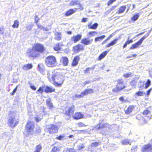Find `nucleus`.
Instances as JSON below:
<instances>
[{
    "instance_id": "a211bd4d",
    "label": "nucleus",
    "mask_w": 152,
    "mask_h": 152,
    "mask_svg": "<svg viewBox=\"0 0 152 152\" xmlns=\"http://www.w3.org/2000/svg\"><path fill=\"white\" fill-rule=\"evenodd\" d=\"M46 104L49 110H52L54 108V105L52 103L51 99L49 98L46 100Z\"/></svg>"
},
{
    "instance_id": "f03ea898",
    "label": "nucleus",
    "mask_w": 152,
    "mask_h": 152,
    "mask_svg": "<svg viewBox=\"0 0 152 152\" xmlns=\"http://www.w3.org/2000/svg\"><path fill=\"white\" fill-rule=\"evenodd\" d=\"M48 80L56 86L60 87L63 83L64 79L63 76L59 72H52L48 71L47 73Z\"/></svg>"
},
{
    "instance_id": "79ce46f5",
    "label": "nucleus",
    "mask_w": 152,
    "mask_h": 152,
    "mask_svg": "<svg viewBox=\"0 0 152 152\" xmlns=\"http://www.w3.org/2000/svg\"><path fill=\"white\" fill-rule=\"evenodd\" d=\"M144 94L145 93L142 91H138L135 93V95L137 96H142L144 95Z\"/></svg>"
},
{
    "instance_id": "a18cd8bd",
    "label": "nucleus",
    "mask_w": 152,
    "mask_h": 152,
    "mask_svg": "<svg viewBox=\"0 0 152 152\" xmlns=\"http://www.w3.org/2000/svg\"><path fill=\"white\" fill-rule=\"evenodd\" d=\"M83 97L82 93L81 92L80 94L78 95L76 94L73 96V98L74 99L80 98Z\"/></svg>"
},
{
    "instance_id": "4d7b16f0",
    "label": "nucleus",
    "mask_w": 152,
    "mask_h": 152,
    "mask_svg": "<svg viewBox=\"0 0 152 152\" xmlns=\"http://www.w3.org/2000/svg\"><path fill=\"white\" fill-rule=\"evenodd\" d=\"M30 88L32 90L35 91L36 90V87L34 85H31L30 86Z\"/></svg>"
},
{
    "instance_id": "774afa93",
    "label": "nucleus",
    "mask_w": 152,
    "mask_h": 152,
    "mask_svg": "<svg viewBox=\"0 0 152 152\" xmlns=\"http://www.w3.org/2000/svg\"><path fill=\"white\" fill-rule=\"evenodd\" d=\"M74 137V136L73 135H70L68 136V137L69 138H73Z\"/></svg>"
},
{
    "instance_id": "864d4df0",
    "label": "nucleus",
    "mask_w": 152,
    "mask_h": 152,
    "mask_svg": "<svg viewBox=\"0 0 152 152\" xmlns=\"http://www.w3.org/2000/svg\"><path fill=\"white\" fill-rule=\"evenodd\" d=\"M117 0H109L107 3V5L109 6L113 2Z\"/></svg>"
},
{
    "instance_id": "ea45409f",
    "label": "nucleus",
    "mask_w": 152,
    "mask_h": 152,
    "mask_svg": "<svg viewBox=\"0 0 152 152\" xmlns=\"http://www.w3.org/2000/svg\"><path fill=\"white\" fill-rule=\"evenodd\" d=\"M101 144V142H93L91 143V147H96L98 146Z\"/></svg>"
},
{
    "instance_id": "423d86ee",
    "label": "nucleus",
    "mask_w": 152,
    "mask_h": 152,
    "mask_svg": "<svg viewBox=\"0 0 152 152\" xmlns=\"http://www.w3.org/2000/svg\"><path fill=\"white\" fill-rule=\"evenodd\" d=\"M35 127V123L31 121H28L25 126V129L28 133V135H33L34 133V129Z\"/></svg>"
},
{
    "instance_id": "f8f14e48",
    "label": "nucleus",
    "mask_w": 152,
    "mask_h": 152,
    "mask_svg": "<svg viewBox=\"0 0 152 152\" xmlns=\"http://www.w3.org/2000/svg\"><path fill=\"white\" fill-rule=\"evenodd\" d=\"M85 116L84 114L80 112H76L72 116V118L75 120L82 119Z\"/></svg>"
},
{
    "instance_id": "6ab92c4d",
    "label": "nucleus",
    "mask_w": 152,
    "mask_h": 152,
    "mask_svg": "<svg viewBox=\"0 0 152 152\" xmlns=\"http://www.w3.org/2000/svg\"><path fill=\"white\" fill-rule=\"evenodd\" d=\"M55 89L52 87L45 86L44 92L46 93H51L52 92H55Z\"/></svg>"
},
{
    "instance_id": "9d476101",
    "label": "nucleus",
    "mask_w": 152,
    "mask_h": 152,
    "mask_svg": "<svg viewBox=\"0 0 152 152\" xmlns=\"http://www.w3.org/2000/svg\"><path fill=\"white\" fill-rule=\"evenodd\" d=\"M58 129V126L53 124H50L47 128L48 132L50 134L57 133Z\"/></svg>"
},
{
    "instance_id": "6e6552de",
    "label": "nucleus",
    "mask_w": 152,
    "mask_h": 152,
    "mask_svg": "<svg viewBox=\"0 0 152 152\" xmlns=\"http://www.w3.org/2000/svg\"><path fill=\"white\" fill-rule=\"evenodd\" d=\"M151 31V30H149L146 35L142 37L136 43L132 45L130 47L129 49H133L138 48L139 46L141 44L143 40L149 36Z\"/></svg>"
},
{
    "instance_id": "e2e57ef3",
    "label": "nucleus",
    "mask_w": 152,
    "mask_h": 152,
    "mask_svg": "<svg viewBox=\"0 0 152 152\" xmlns=\"http://www.w3.org/2000/svg\"><path fill=\"white\" fill-rule=\"evenodd\" d=\"M84 147V146L83 144H82V145L79 146L78 148V150L79 151L81 149L83 148Z\"/></svg>"
},
{
    "instance_id": "4468645a",
    "label": "nucleus",
    "mask_w": 152,
    "mask_h": 152,
    "mask_svg": "<svg viewBox=\"0 0 152 152\" xmlns=\"http://www.w3.org/2000/svg\"><path fill=\"white\" fill-rule=\"evenodd\" d=\"M93 41V39H92L84 38L81 40V43L85 45H88L91 44Z\"/></svg>"
},
{
    "instance_id": "dca6fc26",
    "label": "nucleus",
    "mask_w": 152,
    "mask_h": 152,
    "mask_svg": "<svg viewBox=\"0 0 152 152\" xmlns=\"http://www.w3.org/2000/svg\"><path fill=\"white\" fill-rule=\"evenodd\" d=\"M69 61L68 57L66 56H62L60 59V62L62 63L64 66H66L68 65Z\"/></svg>"
},
{
    "instance_id": "5fc2aeb1",
    "label": "nucleus",
    "mask_w": 152,
    "mask_h": 152,
    "mask_svg": "<svg viewBox=\"0 0 152 152\" xmlns=\"http://www.w3.org/2000/svg\"><path fill=\"white\" fill-rule=\"evenodd\" d=\"M18 87V86H17L13 90V91L10 94V95H13L15 94V92H16L17 88Z\"/></svg>"
},
{
    "instance_id": "7c9ffc66",
    "label": "nucleus",
    "mask_w": 152,
    "mask_h": 152,
    "mask_svg": "<svg viewBox=\"0 0 152 152\" xmlns=\"http://www.w3.org/2000/svg\"><path fill=\"white\" fill-rule=\"evenodd\" d=\"M32 67V65L31 64H25L23 67L24 70H27L31 69Z\"/></svg>"
},
{
    "instance_id": "09e8293b",
    "label": "nucleus",
    "mask_w": 152,
    "mask_h": 152,
    "mask_svg": "<svg viewBox=\"0 0 152 152\" xmlns=\"http://www.w3.org/2000/svg\"><path fill=\"white\" fill-rule=\"evenodd\" d=\"M132 73L131 72L129 73H127L124 74L123 75V76L125 78H127L131 77L132 75Z\"/></svg>"
},
{
    "instance_id": "20e7f679",
    "label": "nucleus",
    "mask_w": 152,
    "mask_h": 152,
    "mask_svg": "<svg viewBox=\"0 0 152 152\" xmlns=\"http://www.w3.org/2000/svg\"><path fill=\"white\" fill-rule=\"evenodd\" d=\"M45 63L46 65L49 67H55L57 64L56 57L53 55L47 56L45 59Z\"/></svg>"
},
{
    "instance_id": "9b49d317",
    "label": "nucleus",
    "mask_w": 152,
    "mask_h": 152,
    "mask_svg": "<svg viewBox=\"0 0 152 152\" xmlns=\"http://www.w3.org/2000/svg\"><path fill=\"white\" fill-rule=\"evenodd\" d=\"M85 49L83 45L80 44H78L72 47V51L75 53H77L83 51Z\"/></svg>"
},
{
    "instance_id": "a878e982",
    "label": "nucleus",
    "mask_w": 152,
    "mask_h": 152,
    "mask_svg": "<svg viewBox=\"0 0 152 152\" xmlns=\"http://www.w3.org/2000/svg\"><path fill=\"white\" fill-rule=\"evenodd\" d=\"M108 124L107 123L101 124H99L98 125L99 126H96L94 127V129L95 130H98L102 129L103 128H106L107 127V125Z\"/></svg>"
},
{
    "instance_id": "bf43d9fd",
    "label": "nucleus",
    "mask_w": 152,
    "mask_h": 152,
    "mask_svg": "<svg viewBox=\"0 0 152 152\" xmlns=\"http://www.w3.org/2000/svg\"><path fill=\"white\" fill-rule=\"evenodd\" d=\"M35 23L36 24H37L38 20H39V19L38 18V16L37 15H36L35 17Z\"/></svg>"
},
{
    "instance_id": "72a5a7b5",
    "label": "nucleus",
    "mask_w": 152,
    "mask_h": 152,
    "mask_svg": "<svg viewBox=\"0 0 152 152\" xmlns=\"http://www.w3.org/2000/svg\"><path fill=\"white\" fill-rule=\"evenodd\" d=\"M42 147L41 144H39L36 146L35 150L34 152H40L42 150Z\"/></svg>"
},
{
    "instance_id": "c85d7f7f",
    "label": "nucleus",
    "mask_w": 152,
    "mask_h": 152,
    "mask_svg": "<svg viewBox=\"0 0 152 152\" xmlns=\"http://www.w3.org/2000/svg\"><path fill=\"white\" fill-rule=\"evenodd\" d=\"M119 38H116L114 39L112 41H111L106 46V47L108 48L110 47L111 46H113L116 44Z\"/></svg>"
},
{
    "instance_id": "0eeeda50",
    "label": "nucleus",
    "mask_w": 152,
    "mask_h": 152,
    "mask_svg": "<svg viewBox=\"0 0 152 152\" xmlns=\"http://www.w3.org/2000/svg\"><path fill=\"white\" fill-rule=\"evenodd\" d=\"M19 120L15 116H10L7 121L8 126L11 128H14L19 124Z\"/></svg>"
},
{
    "instance_id": "f704fd0d",
    "label": "nucleus",
    "mask_w": 152,
    "mask_h": 152,
    "mask_svg": "<svg viewBox=\"0 0 152 152\" xmlns=\"http://www.w3.org/2000/svg\"><path fill=\"white\" fill-rule=\"evenodd\" d=\"M97 34V32L95 31H90L87 34V36L88 37H92L94 36L95 35Z\"/></svg>"
},
{
    "instance_id": "7ed1b4c3",
    "label": "nucleus",
    "mask_w": 152,
    "mask_h": 152,
    "mask_svg": "<svg viewBox=\"0 0 152 152\" xmlns=\"http://www.w3.org/2000/svg\"><path fill=\"white\" fill-rule=\"evenodd\" d=\"M142 116L140 114H137L136 118L139 120H142L143 124H146L152 118L151 111L149 108H147L144 110L142 113Z\"/></svg>"
},
{
    "instance_id": "f3484780",
    "label": "nucleus",
    "mask_w": 152,
    "mask_h": 152,
    "mask_svg": "<svg viewBox=\"0 0 152 152\" xmlns=\"http://www.w3.org/2000/svg\"><path fill=\"white\" fill-rule=\"evenodd\" d=\"M80 59V57L79 55H77L75 56L73 58L72 64L71 65L73 66H76L78 64V62Z\"/></svg>"
},
{
    "instance_id": "aec40b11",
    "label": "nucleus",
    "mask_w": 152,
    "mask_h": 152,
    "mask_svg": "<svg viewBox=\"0 0 152 152\" xmlns=\"http://www.w3.org/2000/svg\"><path fill=\"white\" fill-rule=\"evenodd\" d=\"M79 8H75V9H70L66 12L64 15L66 16H69L75 13L76 11Z\"/></svg>"
},
{
    "instance_id": "de8ad7c7",
    "label": "nucleus",
    "mask_w": 152,
    "mask_h": 152,
    "mask_svg": "<svg viewBox=\"0 0 152 152\" xmlns=\"http://www.w3.org/2000/svg\"><path fill=\"white\" fill-rule=\"evenodd\" d=\"M137 81L135 80H132L130 82V84L132 86H136Z\"/></svg>"
},
{
    "instance_id": "13d9d810",
    "label": "nucleus",
    "mask_w": 152,
    "mask_h": 152,
    "mask_svg": "<svg viewBox=\"0 0 152 152\" xmlns=\"http://www.w3.org/2000/svg\"><path fill=\"white\" fill-rule=\"evenodd\" d=\"M68 151L69 152H77L73 148H70Z\"/></svg>"
},
{
    "instance_id": "69168bd1",
    "label": "nucleus",
    "mask_w": 152,
    "mask_h": 152,
    "mask_svg": "<svg viewBox=\"0 0 152 152\" xmlns=\"http://www.w3.org/2000/svg\"><path fill=\"white\" fill-rule=\"evenodd\" d=\"M90 83V81H86L84 83V85H85L87 84Z\"/></svg>"
},
{
    "instance_id": "bb28decb",
    "label": "nucleus",
    "mask_w": 152,
    "mask_h": 152,
    "mask_svg": "<svg viewBox=\"0 0 152 152\" xmlns=\"http://www.w3.org/2000/svg\"><path fill=\"white\" fill-rule=\"evenodd\" d=\"M78 1H71L70 3V4L71 6H75L77 4L79 5L80 8H79L80 10H83V8L81 5L80 4L78 3Z\"/></svg>"
},
{
    "instance_id": "2eb2a0df",
    "label": "nucleus",
    "mask_w": 152,
    "mask_h": 152,
    "mask_svg": "<svg viewBox=\"0 0 152 152\" xmlns=\"http://www.w3.org/2000/svg\"><path fill=\"white\" fill-rule=\"evenodd\" d=\"M152 151V146L150 143L145 144L144 145L142 149V152H147Z\"/></svg>"
},
{
    "instance_id": "680f3d73",
    "label": "nucleus",
    "mask_w": 152,
    "mask_h": 152,
    "mask_svg": "<svg viewBox=\"0 0 152 152\" xmlns=\"http://www.w3.org/2000/svg\"><path fill=\"white\" fill-rule=\"evenodd\" d=\"M4 29L3 27H0V33L3 34Z\"/></svg>"
},
{
    "instance_id": "5701e85b",
    "label": "nucleus",
    "mask_w": 152,
    "mask_h": 152,
    "mask_svg": "<svg viewBox=\"0 0 152 152\" xmlns=\"http://www.w3.org/2000/svg\"><path fill=\"white\" fill-rule=\"evenodd\" d=\"M54 39L57 41H60L62 38V34L61 32H56L54 33Z\"/></svg>"
},
{
    "instance_id": "37998d69",
    "label": "nucleus",
    "mask_w": 152,
    "mask_h": 152,
    "mask_svg": "<svg viewBox=\"0 0 152 152\" xmlns=\"http://www.w3.org/2000/svg\"><path fill=\"white\" fill-rule=\"evenodd\" d=\"M151 84V81L150 79H148L145 83V89L147 88Z\"/></svg>"
},
{
    "instance_id": "1a4fd4ad",
    "label": "nucleus",
    "mask_w": 152,
    "mask_h": 152,
    "mask_svg": "<svg viewBox=\"0 0 152 152\" xmlns=\"http://www.w3.org/2000/svg\"><path fill=\"white\" fill-rule=\"evenodd\" d=\"M75 106L74 104L68 107L67 109L64 113L65 115L69 118L72 117L75 110Z\"/></svg>"
},
{
    "instance_id": "b1692460",
    "label": "nucleus",
    "mask_w": 152,
    "mask_h": 152,
    "mask_svg": "<svg viewBox=\"0 0 152 152\" xmlns=\"http://www.w3.org/2000/svg\"><path fill=\"white\" fill-rule=\"evenodd\" d=\"M92 22L89 23L88 25V27L89 29L95 30L96 29L98 26V24L97 23H94L92 25Z\"/></svg>"
},
{
    "instance_id": "412c9836",
    "label": "nucleus",
    "mask_w": 152,
    "mask_h": 152,
    "mask_svg": "<svg viewBox=\"0 0 152 152\" xmlns=\"http://www.w3.org/2000/svg\"><path fill=\"white\" fill-rule=\"evenodd\" d=\"M134 107V106L133 105H131L129 106L127 109L125 110V113L127 115L130 114L133 111Z\"/></svg>"
},
{
    "instance_id": "0e129e2a",
    "label": "nucleus",
    "mask_w": 152,
    "mask_h": 152,
    "mask_svg": "<svg viewBox=\"0 0 152 152\" xmlns=\"http://www.w3.org/2000/svg\"><path fill=\"white\" fill-rule=\"evenodd\" d=\"M35 120L36 122H38L40 121L41 120V119L39 117H35Z\"/></svg>"
},
{
    "instance_id": "393cba45",
    "label": "nucleus",
    "mask_w": 152,
    "mask_h": 152,
    "mask_svg": "<svg viewBox=\"0 0 152 152\" xmlns=\"http://www.w3.org/2000/svg\"><path fill=\"white\" fill-rule=\"evenodd\" d=\"M126 8V5H123L120 7L116 12V13L118 14L123 13L125 11Z\"/></svg>"
},
{
    "instance_id": "f257e3e1",
    "label": "nucleus",
    "mask_w": 152,
    "mask_h": 152,
    "mask_svg": "<svg viewBox=\"0 0 152 152\" xmlns=\"http://www.w3.org/2000/svg\"><path fill=\"white\" fill-rule=\"evenodd\" d=\"M45 51V48L42 44L37 43H34L31 48H29L26 54L28 56L33 59L37 58L39 56V53H44Z\"/></svg>"
},
{
    "instance_id": "603ef678",
    "label": "nucleus",
    "mask_w": 152,
    "mask_h": 152,
    "mask_svg": "<svg viewBox=\"0 0 152 152\" xmlns=\"http://www.w3.org/2000/svg\"><path fill=\"white\" fill-rule=\"evenodd\" d=\"M77 125L78 126L80 127L86 126V125L84 123L82 122H79L78 123Z\"/></svg>"
},
{
    "instance_id": "cd10ccee",
    "label": "nucleus",
    "mask_w": 152,
    "mask_h": 152,
    "mask_svg": "<svg viewBox=\"0 0 152 152\" xmlns=\"http://www.w3.org/2000/svg\"><path fill=\"white\" fill-rule=\"evenodd\" d=\"M109 50L105 51L102 53L97 58L98 60H101L103 58L107 55Z\"/></svg>"
},
{
    "instance_id": "6e6d98bb",
    "label": "nucleus",
    "mask_w": 152,
    "mask_h": 152,
    "mask_svg": "<svg viewBox=\"0 0 152 152\" xmlns=\"http://www.w3.org/2000/svg\"><path fill=\"white\" fill-rule=\"evenodd\" d=\"M152 90V87L150 88L147 91V95L149 96Z\"/></svg>"
},
{
    "instance_id": "e433bc0d",
    "label": "nucleus",
    "mask_w": 152,
    "mask_h": 152,
    "mask_svg": "<svg viewBox=\"0 0 152 152\" xmlns=\"http://www.w3.org/2000/svg\"><path fill=\"white\" fill-rule=\"evenodd\" d=\"M133 42V40L132 39L129 40H127L123 45V48H125L127 46V45L132 43Z\"/></svg>"
},
{
    "instance_id": "3c124183",
    "label": "nucleus",
    "mask_w": 152,
    "mask_h": 152,
    "mask_svg": "<svg viewBox=\"0 0 152 152\" xmlns=\"http://www.w3.org/2000/svg\"><path fill=\"white\" fill-rule=\"evenodd\" d=\"M64 137V135H60L59 136L56 137V139L57 140H61L63 139Z\"/></svg>"
},
{
    "instance_id": "a19ab883",
    "label": "nucleus",
    "mask_w": 152,
    "mask_h": 152,
    "mask_svg": "<svg viewBox=\"0 0 152 152\" xmlns=\"http://www.w3.org/2000/svg\"><path fill=\"white\" fill-rule=\"evenodd\" d=\"M61 48L60 47V44L59 43H57L55 44V45L53 47L54 50L56 51H58L60 50Z\"/></svg>"
},
{
    "instance_id": "4be33fe9",
    "label": "nucleus",
    "mask_w": 152,
    "mask_h": 152,
    "mask_svg": "<svg viewBox=\"0 0 152 152\" xmlns=\"http://www.w3.org/2000/svg\"><path fill=\"white\" fill-rule=\"evenodd\" d=\"M93 92V90L92 89L88 88L85 89L81 93L83 97L84 96L87 95L89 94L92 93Z\"/></svg>"
},
{
    "instance_id": "58836bf2",
    "label": "nucleus",
    "mask_w": 152,
    "mask_h": 152,
    "mask_svg": "<svg viewBox=\"0 0 152 152\" xmlns=\"http://www.w3.org/2000/svg\"><path fill=\"white\" fill-rule=\"evenodd\" d=\"M19 23L18 20H15L14 22V23L12 25V27L14 28H18V27Z\"/></svg>"
},
{
    "instance_id": "c03bdc74",
    "label": "nucleus",
    "mask_w": 152,
    "mask_h": 152,
    "mask_svg": "<svg viewBox=\"0 0 152 152\" xmlns=\"http://www.w3.org/2000/svg\"><path fill=\"white\" fill-rule=\"evenodd\" d=\"M92 69V68L91 67H87L85 69L83 70L84 73L85 74L89 73L90 71Z\"/></svg>"
},
{
    "instance_id": "473e14b6",
    "label": "nucleus",
    "mask_w": 152,
    "mask_h": 152,
    "mask_svg": "<svg viewBox=\"0 0 152 152\" xmlns=\"http://www.w3.org/2000/svg\"><path fill=\"white\" fill-rule=\"evenodd\" d=\"M139 16V13H136L133 15V16L131 17V20L132 21H135L138 18Z\"/></svg>"
},
{
    "instance_id": "ddd939ff",
    "label": "nucleus",
    "mask_w": 152,
    "mask_h": 152,
    "mask_svg": "<svg viewBox=\"0 0 152 152\" xmlns=\"http://www.w3.org/2000/svg\"><path fill=\"white\" fill-rule=\"evenodd\" d=\"M82 37L81 34H77L72 37L70 39V41L73 43H76L81 39Z\"/></svg>"
},
{
    "instance_id": "052dcab7",
    "label": "nucleus",
    "mask_w": 152,
    "mask_h": 152,
    "mask_svg": "<svg viewBox=\"0 0 152 152\" xmlns=\"http://www.w3.org/2000/svg\"><path fill=\"white\" fill-rule=\"evenodd\" d=\"M87 21V18H82L81 20L82 22H86Z\"/></svg>"
},
{
    "instance_id": "4c0bfd02",
    "label": "nucleus",
    "mask_w": 152,
    "mask_h": 152,
    "mask_svg": "<svg viewBox=\"0 0 152 152\" xmlns=\"http://www.w3.org/2000/svg\"><path fill=\"white\" fill-rule=\"evenodd\" d=\"M38 69L39 71L43 73L44 72V68L43 65L41 64L38 65Z\"/></svg>"
},
{
    "instance_id": "8fccbe9b",
    "label": "nucleus",
    "mask_w": 152,
    "mask_h": 152,
    "mask_svg": "<svg viewBox=\"0 0 152 152\" xmlns=\"http://www.w3.org/2000/svg\"><path fill=\"white\" fill-rule=\"evenodd\" d=\"M59 148L56 146H54L51 150V152H57L59 151Z\"/></svg>"
},
{
    "instance_id": "2f4dec72",
    "label": "nucleus",
    "mask_w": 152,
    "mask_h": 152,
    "mask_svg": "<svg viewBox=\"0 0 152 152\" xmlns=\"http://www.w3.org/2000/svg\"><path fill=\"white\" fill-rule=\"evenodd\" d=\"M105 37L104 35H102L100 37H96L95 38L94 41L95 42L100 41L102 40Z\"/></svg>"
},
{
    "instance_id": "39448f33",
    "label": "nucleus",
    "mask_w": 152,
    "mask_h": 152,
    "mask_svg": "<svg viewBox=\"0 0 152 152\" xmlns=\"http://www.w3.org/2000/svg\"><path fill=\"white\" fill-rule=\"evenodd\" d=\"M116 86L112 90L113 92L117 93L124 90L126 88L124 81L122 79H119L117 80Z\"/></svg>"
},
{
    "instance_id": "338daca9",
    "label": "nucleus",
    "mask_w": 152,
    "mask_h": 152,
    "mask_svg": "<svg viewBox=\"0 0 152 152\" xmlns=\"http://www.w3.org/2000/svg\"><path fill=\"white\" fill-rule=\"evenodd\" d=\"M67 34H72V31H67L66 32Z\"/></svg>"
},
{
    "instance_id": "49530a36",
    "label": "nucleus",
    "mask_w": 152,
    "mask_h": 152,
    "mask_svg": "<svg viewBox=\"0 0 152 152\" xmlns=\"http://www.w3.org/2000/svg\"><path fill=\"white\" fill-rule=\"evenodd\" d=\"M119 100L122 102H128V101L125 100L123 96H121L119 98Z\"/></svg>"
},
{
    "instance_id": "c9c22d12",
    "label": "nucleus",
    "mask_w": 152,
    "mask_h": 152,
    "mask_svg": "<svg viewBox=\"0 0 152 152\" xmlns=\"http://www.w3.org/2000/svg\"><path fill=\"white\" fill-rule=\"evenodd\" d=\"M121 142L122 144L123 145H126L128 144L130 145L131 144V143L129 140L127 139L122 140Z\"/></svg>"
},
{
    "instance_id": "c756f323",
    "label": "nucleus",
    "mask_w": 152,
    "mask_h": 152,
    "mask_svg": "<svg viewBox=\"0 0 152 152\" xmlns=\"http://www.w3.org/2000/svg\"><path fill=\"white\" fill-rule=\"evenodd\" d=\"M45 89V86H42L39 88L37 91L36 93L38 94H42L44 92Z\"/></svg>"
}]
</instances>
